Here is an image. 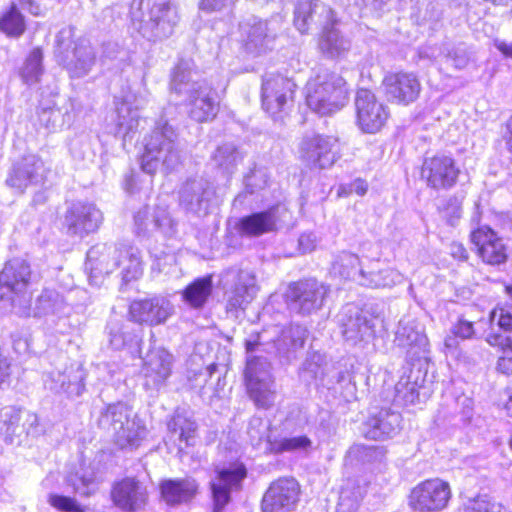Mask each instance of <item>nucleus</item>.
Wrapping results in <instances>:
<instances>
[{"mask_svg":"<svg viewBox=\"0 0 512 512\" xmlns=\"http://www.w3.org/2000/svg\"><path fill=\"white\" fill-rule=\"evenodd\" d=\"M193 63L181 60L175 66L171 90L183 96L188 116L199 123L213 120L219 110L216 92L205 80H195Z\"/></svg>","mask_w":512,"mask_h":512,"instance_id":"nucleus-1","label":"nucleus"},{"mask_svg":"<svg viewBox=\"0 0 512 512\" xmlns=\"http://www.w3.org/2000/svg\"><path fill=\"white\" fill-rule=\"evenodd\" d=\"M177 138L178 134L170 124L157 123L144 139L142 170L148 174L155 173L160 167L165 171L175 170L182 162V151Z\"/></svg>","mask_w":512,"mask_h":512,"instance_id":"nucleus-2","label":"nucleus"},{"mask_svg":"<svg viewBox=\"0 0 512 512\" xmlns=\"http://www.w3.org/2000/svg\"><path fill=\"white\" fill-rule=\"evenodd\" d=\"M348 101L345 79L337 72L319 68L306 85L307 105L321 115L339 111Z\"/></svg>","mask_w":512,"mask_h":512,"instance_id":"nucleus-3","label":"nucleus"},{"mask_svg":"<svg viewBox=\"0 0 512 512\" xmlns=\"http://www.w3.org/2000/svg\"><path fill=\"white\" fill-rule=\"evenodd\" d=\"M97 423L121 449L136 448L146 437V427L138 418L132 416V409L124 402L109 404L103 408Z\"/></svg>","mask_w":512,"mask_h":512,"instance_id":"nucleus-4","label":"nucleus"},{"mask_svg":"<svg viewBox=\"0 0 512 512\" xmlns=\"http://www.w3.org/2000/svg\"><path fill=\"white\" fill-rule=\"evenodd\" d=\"M131 20L144 37L161 40L172 34L178 15L176 9L163 0H140L137 7L132 6Z\"/></svg>","mask_w":512,"mask_h":512,"instance_id":"nucleus-5","label":"nucleus"},{"mask_svg":"<svg viewBox=\"0 0 512 512\" xmlns=\"http://www.w3.org/2000/svg\"><path fill=\"white\" fill-rule=\"evenodd\" d=\"M32 271L30 264L21 258L7 261L0 271V299H11L19 305L30 302Z\"/></svg>","mask_w":512,"mask_h":512,"instance_id":"nucleus-6","label":"nucleus"},{"mask_svg":"<svg viewBox=\"0 0 512 512\" xmlns=\"http://www.w3.org/2000/svg\"><path fill=\"white\" fill-rule=\"evenodd\" d=\"M328 293V286L315 279H308L291 283L285 297L291 311L310 315L322 308Z\"/></svg>","mask_w":512,"mask_h":512,"instance_id":"nucleus-7","label":"nucleus"},{"mask_svg":"<svg viewBox=\"0 0 512 512\" xmlns=\"http://www.w3.org/2000/svg\"><path fill=\"white\" fill-rule=\"evenodd\" d=\"M452 497L450 484L433 478L417 484L410 493L409 505L416 512H441Z\"/></svg>","mask_w":512,"mask_h":512,"instance_id":"nucleus-8","label":"nucleus"},{"mask_svg":"<svg viewBox=\"0 0 512 512\" xmlns=\"http://www.w3.org/2000/svg\"><path fill=\"white\" fill-rule=\"evenodd\" d=\"M231 281V285L225 289L227 312L238 316L252 302L257 293L255 275L247 270H229L225 274V285Z\"/></svg>","mask_w":512,"mask_h":512,"instance_id":"nucleus-9","label":"nucleus"},{"mask_svg":"<svg viewBox=\"0 0 512 512\" xmlns=\"http://www.w3.org/2000/svg\"><path fill=\"white\" fill-rule=\"evenodd\" d=\"M337 139L319 134L302 138L299 143V158L309 168L327 169L340 158L335 150Z\"/></svg>","mask_w":512,"mask_h":512,"instance_id":"nucleus-10","label":"nucleus"},{"mask_svg":"<svg viewBox=\"0 0 512 512\" xmlns=\"http://www.w3.org/2000/svg\"><path fill=\"white\" fill-rule=\"evenodd\" d=\"M102 222L103 213L94 203L75 202L65 211L63 227L68 235L83 238L96 232Z\"/></svg>","mask_w":512,"mask_h":512,"instance_id":"nucleus-11","label":"nucleus"},{"mask_svg":"<svg viewBox=\"0 0 512 512\" xmlns=\"http://www.w3.org/2000/svg\"><path fill=\"white\" fill-rule=\"evenodd\" d=\"M342 334L353 345L368 344L376 337L379 319L367 315L357 307L347 306L341 314Z\"/></svg>","mask_w":512,"mask_h":512,"instance_id":"nucleus-12","label":"nucleus"},{"mask_svg":"<svg viewBox=\"0 0 512 512\" xmlns=\"http://www.w3.org/2000/svg\"><path fill=\"white\" fill-rule=\"evenodd\" d=\"M295 84L280 74H266L262 82V107L271 116L284 111L293 101Z\"/></svg>","mask_w":512,"mask_h":512,"instance_id":"nucleus-13","label":"nucleus"},{"mask_svg":"<svg viewBox=\"0 0 512 512\" xmlns=\"http://www.w3.org/2000/svg\"><path fill=\"white\" fill-rule=\"evenodd\" d=\"M460 169L456 161L447 155H435L424 160L421 168V178L427 187L434 190L452 188L459 177Z\"/></svg>","mask_w":512,"mask_h":512,"instance_id":"nucleus-14","label":"nucleus"},{"mask_svg":"<svg viewBox=\"0 0 512 512\" xmlns=\"http://www.w3.org/2000/svg\"><path fill=\"white\" fill-rule=\"evenodd\" d=\"M121 246L96 244L87 252L86 270L91 285L100 286L104 278L120 267Z\"/></svg>","mask_w":512,"mask_h":512,"instance_id":"nucleus-15","label":"nucleus"},{"mask_svg":"<svg viewBox=\"0 0 512 512\" xmlns=\"http://www.w3.org/2000/svg\"><path fill=\"white\" fill-rule=\"evenodd\" d=\"M48 170L40 157L34 154L23 156L12 164L6 178V184L23 193L28 187L42 184Z\"/></svg>","mask_w":512,"mask_h":512,"instance_id":"nucleus-16","label":"nucleus"},{"mask_svg":"<svg viewBox=\"0 0 512 512\" xmlns=\"http://www.w3.org/2000/svg\"><path fill=\"white\" fill-rule=\"evenodd\" d=\"M284 205H275L268 210L252 213L240 219L238 231L242 235L256 237L279 229L290 218Z\"/></svg>","mask_w":512,"mask_h":512,"instance_id":"nucleus-17","label":"nucleus"},{"mask_svg":"<svg viewBox=\"0 0 512 512\" xmlns=\"http://www.w3.org/2000/svg\"><path fill=\"white\" fill-rule=\"evenodd\" d=\"M110 494L113 504L123 512L142 511L148 503L147 487L134 477L116 481Z\"/></svg>","mask_w":512,"mask_h":512,"instance_id":"nucleus-18","label":"nucleus"},{"mask_svg":"<svg viewBox=\"0 0 512 512\" xmlns=\"http://www.w3.org/2000/svg\"><path fill=\"white\" fill-rule=\"evenodd\" d=\"M355 107L358 125L367 133L379 131L389 117V112L384 104L367 89L357 91Z\"/></svg>","mask_w":512,"mask_h":512,"instance_id":"nucleus-19","label":"nucleus"},{"mask_svg":"<svg viewBox=\"0 0 512 512\" xmlns=\"http://www.w3.org/2000/svg\"><path fill=\"white\" fill-rule=\"evenodd\" d=\"M299 485L293 478H280L265 492L261 508L263 512H292L299 500Z\"/></svg>","mask_w":512,"mask_h":512,"instance_id":"nucleus-20","label":"nucleus"},{"mask_svg":"<svg viewBox=\"0 0 512 512\" xmlns=\"http://www.w3.org/2000/svg\"><path fill=\"white\" fill-rule=\"evenodd\" d=\"M280 28V21L277 18L271 20H253L242 26V41L248 53L259 55L271 48L277 32Z\"/></svg>","mask_w":512,"mask_h":512,"instance_id":"nucleus-21","label":"nucleus"},{"mask_svg":"<svg viewBox=\"0 0 512 512\" xmlns=\"http://www.w3.org/2000/svg\"><path fill=\"white\" fill-rule=\"evenodd\" d=\"M174 311L172 303L165 297L134 300L129 306L132 321L150 326L164 323Z\"/></svg>","mask_w":512,"mask_h":512,"instance_id":"nucleus-22","label":"nucleus"},{"mask_svg":"<svg viewBox=\"0 0 512 512\" xmlns=\"http://www.w3.org/2000/svg\"><path fill=\"white\" fill-rule=\"evenodd\" d=\"M334 12L320 0H299L294 11V25L304 34L314 26L330 25L334 22Z\"/></svg>","mask_w":512,"mask_h":512,"instance_id":"nucleus-23","label":"nucleus"},{"mask_svg":"<svg viewBox=\"0 0 512 512\" xmlns=\"http://www.w3.org/2000/svg\"><path fill=\"white\" fill-rule=\"evenodd\" d=\"M85 377V371L80 364H71L63 371L49 372L44 384L54 393H63L69 397L80 396L85 388Z\"/></svg>","mask_w":512,"mask_h":512,"instance_id":"nucleus-24","label":"nucleus"},{"mask_svg":"<svg viewBox=\"0 0 512 512\" xmlns=\"http://www.w3.org/2000/svg\"><path fill=\"white\" fill-rule=\"evenodd\" d=\"M59 62L71 77L87 75L96 63V53L87 39L81 38L74 43L72 50L58 55Z\"/></svg>","mask_w":512,"mask_h":512,"instance_id":"nucleus-25","label":"nucleus"},{"mask_svg":"<svg viewBox=\"0 0 512 512\" xmlns=\"http://www.w3.org/2000/svg\"><path fill=\"white\" fill-rule=\"evenodd\" d=\"M471 242L477 248V253L484 262L498 265L506 261V245L488 226H481L473 230L471 232Z\"/></svg>","mask_w":512,"mask_h":512,"instance_id":"nucleus-26","label":"nucleus"},{"mask_svg":"<svg viewBox=\"0 0 512 512\" xmlns=\"http://www.w3.org/2000/svg\"><path fill=\"white\" fill-rule=\"evenodd\" d=\"M173 357L163 348L150 350L144 358L142 374L147 389H158L170 376Z\"/></svg>","mask_w":512,"mask_h":512,"instance_id":"nucleus-27","label":"nucleus"},{"mask_svg":"<svg viewBox=\"0 0 512 512\" xmlns=\"http://www.w3.org/2000/svg\"><path fill=\"white\" fill-rule=\"evenodd\" d=\"M383 85L388 100L404 105L414 102L421 91V84L412 73L388 75L384 78Z\"/></svg>","mask_w":512,"mask_h":512,"instance_id":"nucleus-28","label":"nucleus"},{"mask_svg":"<svg viewBox=\"0 0 512 512\" xmlns=\"http://www.w3.org/2000/svg\"><path fill=\"white\" fill-rule=\"evenodd\" d=\"M213 195L212 183L202 177L188 179L179 191L180 204L194 213L206 212Z\"/></svg>","mask_w":512,"mask_h":512,"instance_id":"nucleus-29","label":"nucleus"},{"mask_svg":"<svg viewBox=\"0 0 512 512\" xmlns=\"http://www.w3.org/2000/svg\"><path fill=\"white\" fill-rule=\"evenodd\" d=\"M246 476L243 466L218 471L217 476L211 480V492L214 503V512H221L230 501V492L237 488Z\"/></svg>","mask_w":512,"mask_h":512,"instance_id":"nucleus-30","label":"nucleus"},{"mask_svg":"<svg viewBox=\"0 0 512 512\" xmlns=\"http://www.w3.org/2000/svg\"><path fill=\"white\" fill-rule=\"evenodd\" d=\"M401 416L390 409H381L369 416L363 425L366 438L384 440L396 435L400 428Z\"/></svg>","mask_w":512,"mask_h":512,"instance_id":"nucleus-31","label":"nucleus"},{"mask_svg":"<svg viewBox=\"0 0 512 512\" xmlns=\"http://www.w3.org/2000/svg\"><path fill=\"white\" fill-rule=\"evenodd\" d=\"M491 332L486 341L489 345L512 352V314L503 308L494 309L489 317Z\"/></svg>","mask_w":512,"mask_h":512,"instance_id":"nucleus-32","label":"nucleus"},{"mask_svg":"<svg viewBox=\"0 0 512 512\" xmlns=\"http://www.w3.org/2000/svg\"><path fill=\"white\" fill-rule=\"evenodd\" d=\"M395 344L412 356H418L427 350L428 338L423 329L413 321H400L394 339Z\"/></svg>","mask_w":512,"mask_h":512,"instance_id":"nucleus-33","label":"nucleus"},{"mask_svg":"<svg viewBox=\"0 0 512 512\" xmlns=\"http://www.w3.org/2000/svg\"><path fill=\"white\" fill-rule=\"evenodd\" d=\"M379 261H370L359 270V283L370 288L391 287L402 282L403 276L393 268H380Z\"/></svg>","mask_w":512,"mask_h":512,"instance_id":"nucleus-34","label":"nucleus"},{"mask_svg":"<svg viewBox=\"0 0 512 512\" xmlns=\"http://www.w3.org/2000/svg\"><path fill=\"white\" fill-rule=\"evenodd\" d=\"M198 483L193 478L169 479L162 482L161 494L169 505L190 501L198 492Z\"/></svg>","mask_w":512,"mask_h":512,"instance_id":"nucleus-35","label":"nucleus"},{"mask_svg":"<svg viewBox=\"0 0 512 512\" xmlns=\"http://www.w3.org/2000/svg\"><path fill=\"white\" fill-rule=\"evenodd\" d=\"M248 384H246L249 397L258 408H270L276 398L275 383L272 377L256 378L252 366L249 368Z\"/></svg>","mask_w":512,"mask_h":512,"instance_id":"nucleus-36","label":"nucleus"},{"mask_svg":"<svg viewBox=\"0 0 512 512\" xmlns=\"http://www.w3.org/2000/svg\"><path fill=\"white\" fill-rule=\"evenodd\" d=\"M328 26L323 27L318 43L319 50L325 57L337 59L349 51L351 42L337 28Z\"/></svg>","mask_w":512,"mask_h":512,"instance_id":"nucleus-37","label":"nucleus"},{"mask_svg":"<svg viewBox=\"0 0 512 512\" xmlns=\"http://www.w3.org/2000/svg\"><path fill=\"white\" fill-rule=\"evenodd\" d=\"M423 381L420 370L405 371L395 385V401L404 405L415 404Z\"/></svg>","mask_w":512,"mask_h":512,"instance_id":"nucleus-38","label":"nucleus"},{"mask_svg":"<svg viewBox=\"0 0 512 512\" xmlns=\"http://www.w3.org/2000/svg\"><path fill=\"white\" fill-rule=\"evenodd\" d=\"M196 429L194 421L178 413L168 423V438L178 446L179 451H182L185 447L193 445Z\"/></svg>","mask_w":512,"mask_h":512,"instance_id":"nucleus-39","label":"nucleus"},{"mask_svg":"<svg viewBox=\"0 0 512 512\" xmlns=\"http://www.w3.org/2000/svg\"><path fill=\"white\" fill-rule=\"evenodd\" d=\"M145 103L146 100L141 99L135 109H133L129 100L126 99L117 107V134L121 135L124 141L132 139L133 134L137 131L140 122L138 109Z\"/></svg>","mask_w":512,"mask_h":512,"instance_id":"nucleus-40","label":"nucleus"},{"mask_svg":"<svg viewBox=\"0 0 512 512\" xmlns=\"http://www.w3.org/2000/svg\"><path fill=\"white\" fill-rule=\"evenodd\" d=\"M308 330L301 325H291L284 329L281 336L274 342L273 347L279 354L287 357L303 348Z\"/></svg>","mask_w":512,"mask_h":512,"instance_id":"nucleus-41","label":"nucleus"},{"mask_svg":"<svg viewBox=\"0 0 512 512\" xmlns=\"http://www.w3.org/2000/svg\"><path fill=\"white\" fill-rule=\"evenodd\" d=\"M262 336L258 335L255 340H247L246 341V351H247V363H246V369H245V382L248 384V374H249V368L252 366V370L254 371L256 378H264V375L269 378L271 377L269 369L270 364L267 361L266 358L257 355L252 356L251 353L255 351H259L260 347H262L264 344L262 342Z\"/></svg>","mask_w":512,"mask_h":512,"instance_id":"nucleus-42","label":"nucleus"},{"mask_svg":"<svg viewBox=\"0 0 512 512\" xmlns=\"http://www.w3.org/2000/svg\"><path fill=\"white\" fill-rule=\"evenodd\" d=\"M66 306L63 296L54 289H44L37 297L34 316H47L63 312Z\"/></svg>","mask_w":512,"mask_h":512,"instance_id":"nucleus-43","label":"nucleus"},{"mask_svg":"<svg viewBox=\"0 0 512 512\" xmlns=\"http://www.w3.org/2000/svg\"><path fill=\"white\" fill-rule=\"evenodd\" d=\"M212 292V280L210 276L198 278L189 284L183 291V299L193 308H201L208 300Z\"/></svg>","mask_w":512,"mask_h":512,"instance_id":"nucleus-44","label":"nucleus"},{"mask_svg":"<svg viewBox=\"0 0 512 512\" xmlns=\"http://www.w3.org/2000/svg\"><path fill=\"white\" fill-rule=\"evenodd\" d=\"M122 279L125 282L138 279L143 273V265L140 252L137 248L121 245Z\"/></svg>","mask_w":512,"mask_h":512,"instance_id":"nucleus-45","label":"nucleus"},{"mask_svg":"<svg viewBox=\"0 0 512 512\" xmlns=\"http://www.w3.org/2000/svg\"><path fill=\"white\" fill-rule=\"evenodd\" d=\"M216 165L227 173H232L243 160L242 152L233 143H223L213 154Z\"/></svg>","mask_w":512,"mask_h":512,"instance_id":"nucleus-46","label":"nucleus"},{"mask_svg":"<svg viewBox=\"0 0 512 512\" xmlns=\"http://www.w3.org/2000/svg\"><path fill=\"white\" fill-rule=\"evenodd\" d=\"M25 19L17 5L12 3L10 8L0 17V30L11 37H19L25 31Z\"/></svg>","mask_w":512,"mask_h":512,"instance_id":"nucleus-47","label":"nucleus"},{"mask_svg":"<svg viewBox=\"0 0 512 512\" xmlns=\"http://www.w3.org/2000/svg\"><path fill=\"white\" fill-rule=\"evenodd\" d=\"M41 62V50L39 48L33 49L26 58L24 65L20 70V76L26 84L33 85L39 81L43 72Z\"/></svg>","mask_w":512,"mask_h":512,"instance_id":"nucleus-48","label":"nucleus"},{"mask_svg":"<svg viewBox=\"0 0 512 512\" xmlns=\"http://www.w3.org/2000/svg\"><path fill=\"white\" fill-rule=\"evenodd\" d=\"M501 505L486 494L464 497L459 512H501Z\"/></svg>","mask_w":512,"mask_h":512,"instance_id":"nucleus-49","label":"nucleus"},{"mask_svg":"<svg viewBox=\"0 0 512 512\" xmlns=\"http://www.w3.org/2000/svg\"><path fill=\"white\" fill-rule=\"evenodd\" d=\"M20 411L15 407H4L0 412V434L6 441L12 442L13 437L19 435Z\"/></svg>","mask_w":512,"mask_h":512,"instance_id":"nucleus-50","label":"nucleus"},{"mask_svg":"<svg viewBox=\"0 0 512 512\" xmlns=\"http://www.w3.org/2000/svg\"><path fill=\"white\" fill-rule=\"evenodd\" d=\"M66 482L73 488L75 493L83 496H89L95 492L97 482L95 475L92 472L82 471L75 474H70L66 478Z\"/></svg>","mask_w":512,"mask_h":512,"instance_id":"nucleus-51","label":"nucleus"},{"mask_svg":"<svg viewBox=\"0 0 512 512\" xmlns=\"http://www.w3.org/2000/svg\"><path fill=\"white\" fill-rule=\"evenodd\" d=\"M363 267L356 254L350 252H342L334 264V269L347 279H355L359 277V270Z\"/></svg>","mask_w":512,"mask_h":512,"instance_id":"nucleus-52","label":"nucleus"},{"mask_svg":"<svg viewBox=\"0 0 512 512\" xmlns=\"http://www.w3.org/2000/svg\"><path fill=\"white\" fill-rule=\"evenodd\" d=\"M362 500L360 487L351 486L342 489L339 497L337 512H356Z\"/></svg>","mask_w":512,"mask_h":512,"instance_id":"nucleus-53","label":"nucleus"},{"mask_svg":"<svg viewBox=\"0 0 512 512\" xmlns=\"http://www.w3.org/2000/svg\"><path fill=\"white\" fill-rule=\"evenodd\" d=\"M153 232L159 231L165 236H172L175 232L174 223L165 208L156 207L153 209L152 220Z\"/></svg>","mask_w":512,"mask_h":512,"instance_id":"nucleus-54","label":"nucleus"},{"mask_svg":"<svg viewBox=\"0 0 512 512\" xmlns=\"http://www.w3.org/2000/svg\"><path fill=\"white\" fill-rule=\"evenodd\" d=\"M63 115L60 109L55 107L41 108L38 112L39 124L47 131L52 132L61 127Z\"/></svg>","mask_w":512,"mask_h":512,"instance_id":"nucleus-55","label":"nucleus"},{"mask_svg":"<svg viewBox=\"0 0 512 512\" xmlns=\"http://www.w3.org/2000/svg\"><path fill=\"white\" fill-rule=\"evenodd\" d=\"M139 338L135 334H131L129 332L123 331L120 327H110L109 330V342L110 345L116 349L120 350L127 346H138Z\"/></svg>","mask_w":512,"mask_h":512,"instance_id":"nucleus-56","label":"nucleus"},{"mask_svg":"<svg viewBox=\"0 0 512 512\" xmlns=\"http://www.w3.org/2000/svg\"><path fill=\"white\" fill-rule=\"evenodd\" d=\"M311 446V440L306 436H296L290 438H283L278 443H275L272 449L277 452H292L307 450Z\"/></svg>","mask_w":512,"mask_h":512,"instance_id":"nucleus-57","label":"nucleus"},{"mask_svg":"<svg viewBox=\"0 0 512 512\" xmlns=\"http://www.w3.org/2000/svg\"><path fill=\"white\" fill-rule=\"evenodd\" d=\"M251 444L259 446L268 438V424L260 417H252L247 431Z\"/></svg>","mask_w":512,"mask_h":512,"instance_id":"nucleus-58","label":"nucleus"},{"mask_svg":"<svg viewBox=\"0 0 512 512\" xmlns=\"http://www.w3.org/2000/svg\"><path fill=\"white\" fill-rule=\"evenodd\" d=\"M48 503L62 512H85V508L74 498L59 494H50L48 496Z\"/></svg>","mask_w":512,"mask_h":512,"instance_id":"nucleus-59","label":"nucleus"},{"mask_svg":"<svg viewBox=\"0 0 512 512\" xmlns=\"http://www.w3.org/2000/svg\"><path fill=\"white\" fill-rule=\"evenodd\" d=\"M469 63V55L465 48L455 47L444 56V65L455 70L464 69Z\"/></svg>","mask_w":512,"mask_h":512,"instance_id":"nucleus-60","label":"nucleus"},{"mask_svg":"<svg viewBox=\"0 0 512 512\" xmlns=\"http://www.w3.org/2000/svg\"><path fill=\"white\" fill-rule=\"evenodd\" d=\"M135 225L139 233H150L153 232L152 220H153V212H150L148 207H145L139 210L135 217Z\"/></svg>","mask_w":512,"mask_h":512,"instance_id":"nucleus-61","label":"nucleus"},{"mask_svg":"<svg viewBox=\"0 0 512 512\" xmlns=\"http://www.w3.org/2000/svg\"><path fill=\"white\" fill-rule=\"evenodd\" d=\"M474 333L473 322L463 317L458 318L457 322L451 328V334L463 340L472 338Z\"/></svg>","mask_w":512,"mask_h":512,"instance_id":"nucleus-62","label":"nucleus"},{"mask_svg":"<svg viewBox=\"0 0 512 512\" xmlns=\"http://www.w3.org/2000/svg\"><path fill=\"white\" fill-rule=\"evenodd\" d=\"M19 5L33 16H44L48 10L39 0H18Z\"/></svg>","mask_w":512,"mask_h":512,"instance_id":"nucleus-63","label":"nucleus"},{"mask_svg":"<svg viewBox=\"0 0 512 512\" xmlns=\"http://www.w3.org/2000/svg\"><path fill=\"white\" fill-rule=\"evenodd\" d=\"M28 435L36 436L41 433L39 429V418L34 413H27L23 424Z\"/></svg>","mask_w":512,"mask_h":512,"instance_id":"nucleus-64","label":"nucleus"}]
</instances>
